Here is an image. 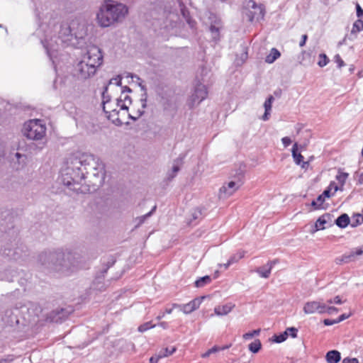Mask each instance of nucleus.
Returning a JSON list of instances; mask_svg holds the SVG:
<instances>
[{
	"label": "nucleus",
	"mask_w": 363,
	"mask_h": 363,
	"mask_svg": "<svg viewBox=\"0 0 363 363\" xmlns=\"http://www.w3.org/2000/svg\"><path fill=\"white\" fill-rule=\"evenodd\" d=\"M40 30L43 33L41 43L48 57L54 63L55 52L64 43L71 40L72 29L68 23L61 22L57 15L51 13L48 20L40 26Z\"/></svg>",
	"instance_id": "nucleus-1"
},
{
	"label": "nucleus",
	"mask_w": 363,
	"mask_h": 363,
	"mask_svg": "<svg viewBox=\"0 0 363 363\" xmlns=\"http://www.w3.org/2000/svg\"><path fill=\"white\" fill-rule=\"evenodd\" d=\"M77 250V246L70 245L55 252H44L39 255L38 261L45 268L69 276L82 267Z\"/></svg>",
	"instance_id": "nucleus-2"
},
{
	"label": "nucleus",
	"mask_w": 363,
	"mask_h": 363,
	"mask_svg": "<svg viewBox=\"0 0 363 363\" xmlns=\"http://www.w3.org/2000/svg\"><path fill=\"white\" fill-rule=\"evenodd\" d=\"M69 164L76 169H82L84 179L90 178L94 185H101L105 179V167L96 157L88 153H77L69 157Z\"/></svg>",
	"instance_id": "nucleus-3"
},
{
	"label": "nucleus",
	"mask_w": 363,
	"mask_h": 363,
	"mask_svg": "<svg viewBox=\"0 0 363 363\" xmlns=\"http://www.w3.org/2000/svg\"><path fill=\"white\" fill-rule=\"evenodd\" d=\"M128 12V9L125 5L111 0H106L96 13V21L101 27H108L122 21Z\"/></svg>",
	"instance_id": "nucleus-4"
},
{
	"label": "nucleus",
	"mask_w": 363,
	"mask_h": 363,
	"mask_svg": "<svg viewBox=\"0 0 363 363\" xmlns=\"http://www.w3.org/2000/svg\"><path fill=\"white\" fill-rule=\"evenodd\" d=\"M108 86L104 87L102 93L103 110L106 117L116 125H121L122 120L119 118L120 111L128 110L127 104H121V100L112 101L108 95Z\"/></svg>",
	"instance_id": "nucleus-5"
},
{
	"label": "nucleus",
	"mask_w": 363,
	"mask_h": 363,
	"mask_svg": "<svg viewBox=\"0 0 363 363\" xmlns=\"http://www.w3.org/2000/svg\"><path fill=\"white\" fill-rule=\"evenodd\" d=\"M84 179V174L82 169H76L74 164H69V159L65 168L62 170L60 181L69 189L74 191L79 190V185Z\"/></svg>",
	"instance_id": "nucleus-6"
},
{
	"label": "nucleus",
	"mask_w": 363,
	"mask_h": 363,
	"mask_svg": "<svg viewBox=\"0 0 363 363\" xmlns=\"http://www.w3.org/2000/svg\"><path fill=\"white\" fill-rule=\"evenodd\" d=\"M46 133V127L40 120L35 119L26 122L23 126V135L30 140L43 139Z\"/></svg>",
	"instance_id": "nucleus-7"
},
{
	"label": "nucleus",
	"mask_w": 363,
	"mask_h": 363,
	"mask_svg": "<svg viewBox=\"0 0 363 363\" xmlns=\"http://www.w3.org/2000/svg\"><path fill=\"white\" fill-rule=\"evenodd\" d=\"M81 59L89 65L95 67L99 70L104 62V55L101 50L96 46L88 47L86 52L82 56Z\"/></svg>",
	"instance_id": "nucleus-8"
},
{
	"label": "nucleus",
	"mask_w": 363,
	"mask_h": 363,
	"mask_svg": "<svg viewBox=\"0 0 363 363\" xmlns=\"http://www.w3.org/2000/svg\"><path fill=\"white\" fill-rule=\"evenodd\" d=\"M74 76L80 80H86L93 77L97 72L94 65H89L84 60H80L74 66Z\"/></svg>",
	"instance_id": "nucleus-9"
},
{
	"label": "nucleus",
	"mask_w": 363,
	"mask_h": 363,
	"mask_svg": "<svg viewBox=\"0 0 363 363\" xmlns=\"http://www.w3.org/2000/svg\"><path fill=\"white\" fill-rule=\"evenodd\" d=\"M208 96V91L206 86L203 84L199 83L194 88V93L191 94L189 99V106L194 107L196 104H199Z\"/></svg>",
	"instance_id": "nucleus-10"
},
{
	"label": "nucleus",
	"mask_w": 363,
	"mask_h": 363,
	"mask_svg": "<svg viewBox=\"0 0 363 363\" xmlns=\"http://www.w3.org/2000/svg\"><path fill=\"white\" fill-rule=\"evenodd\" d=\"M325 303L323 300L311 301L306 302L303 306L305 314L325 313Z\"/></svg>",
	"instance_id": "nucleus-11"
},
{
	"label": "nucleus",
	"mask_w": 363,
	"mask_h": 363,
	"mask_svg": "<svg viewBox=\"0 0 363 363\" xmlns=\"http://www.w3.org/2000/svg\"><path fill=\"white\" fill-rule=\"evenodd\" d=\"M242 185L240 181L234 182L231 181L223 185L220 189L219 197L225 199L232 196Z\"/></svg>",
	"instance_id": "nucleus-12"
},
{
	"label": "nucleus",
	"mask_w": 363,
	"mask_h": 363,
	"mask_svg": "<svg viewBox=\"0 0 363 363\" xmlns=\"http://www.w3.org/2000/svg\"><path fill=\"white\" fill-rule=\"evenodd\" d=\"M249 6H251L254 9V11H249L247 13L250 21H253L254 20L259 21L263 18L264 11L262 5H257L254 1L250 0Z\"/></svg>",
	"instance_id": "nucleus-13"
},
{
	"label": "nucleus",
	"mask_w": 363,
	"mask_h": 363,
	"mask_svg": "<svg viewBox=\"0 0 363 363\" xmlns=\"http://www.w3.org/2000/svg\"><path fill=\"white\" fill-rule=\"evenodd\" d=\"M211 24L210 26L209 30L212 35V38L217 41L220 38V30L223 27L222 21L219 18H217L216 16H213L211 17Z\"/></svg>",
	"instance_id": "nucleus-14"
},
{
	"label": "nucleus",
	"mask_w": 363,
	"mask_h": 363,
	"mask_svg": "<svg viewBox=\"0 0 363 363\" xmlns=\"http://www.w3.org/2000/svg\"><path fill=\"white\" fill-rule=\"evenodd\" d=\"M203 298V297L201 298H194L188 303L182 304V306H181V311L185 314L191 313L199 308Z\"/></svg>",
	"instance_id": "nucleus-15"
},
{
	"label": "nucleus",
	"mask_w": 363,
	"mask_h": 363,
	"mask_svg": "<svg viewBox=\"0 0 363 363\" xmlns=\"http://www.w3.org/2000/svg\"><path fill=\"white\" fill-rule=\"evenodd\" d=\"M331 216L329 213H325L318 218L315 223L314 231L323 230L326 228L325 225L328 224V226L331 225Z\"/></svg>",
	"instance_id": "nucleus-16"
},
{
	"label": "nucleus",
	"mask_w": 363,
	"mask_h": 363,
	"mask_svg": "<svg viewBox=\"0 0 363 363\" xmlns=\"http://www.w3.org/2000/svg\"><path fill=\"white\" fill-rule=\"evenodd\" d=\"M277 263L276 260L269 261L265 265L256 269V272L262 278H268L274 265Z\"/></svg>",
	"instance_id": "nucleus-17"
},
{
	"label": "nucleus",
	"mask_w": 363,
	"mask_h": 363,
	"mask_svg": "<svg viewBox=\"0 0 363 363\" xmlns=\"http://www.w3.org/2000/svg\"><path fill=\"white\" fill-rule=\"evenodd\" d=\"M292 156L296 164L301 165L302 168H306L308 166V162H303V157L300 152H298V145L295 143L292 147Z\"/></svg>",
	"instance_id": "nucleus-18"
},
{
	"label": "nucleus",
	"mask_w": 363,
	"mask_h": 363,
	"mask_svg": "<svg viewBox=\"0 0 363 363\" xmlns=\"http://www.w3.org/2000/svg\"><path fill=\"white\" fill-rule=\"evenodd\" d=\"M234 305L228 303L223 306H218L215 307L214 312L217 315H225L228 314L233 308Z\"/></svg>",
	"instance_id": "nucleus-19"
},
{
	"label": "nucleus",
	"mask_w": 363,
	"mask_h": 363,
	"mask_svg": "<svg viewBox=\"0 0 363 363\" xmlns=\"http://www.w3.org/2000/svg\"><path fill=\"white\" fill-rule=\"evenodd\" d=\"M325 358L328 363H338L341 359L340 353L337 350H331L327 352Z\"/></svg>",
	"instance_id": "nucleus-20"
},
{
	"label": "nucleus",
	"mask_w": 363,
	"mask_h": 363,
	"mask_svg": "<svg viewBox=\"0 0 363 363\" xmlns=\"http://www.w3.org/2000/svg\"><path fill=\"white\" fill-rule=\"evenodd\" d=\"M131 89L128 86H124L121 88V94L117 100H121V104H127V106L128 107V105L131 104V99L130 97L127 94L128 92H130Z\"/></svg>",
	"instance_id": "nucleus-21"
},
{
	"label": "nucleus",
	"mask_w": 363,
	"mask_h": 363,
	"mask_svg": "<svg viewBox=\"0 0 363 363\" xmlns=\"http://www.w3.org/2000/svg\"><path fill=\"white\" fill-rule=\"evenodd\" d=\"M274 97L272 96H269L268 99L264 101V113L262 116L263 121H267L269 119V116L270 115V111L272 109V102L274 101Z\"/></svg>",
	"instance_id": "nucleus-22"
},
{
	"label": "nucleus",
	"mask_w": 363,
	"mask_h": 363,
	"mask_svg": "<svg viewBox=\"0 0 363 363\" xmlns=\"http://www.w3.org/2000/svg\"><path fill=\"white\" fill-rule=\"evenodd\" d=\"M350 217L347 213L340 215L335 221V223L340 228H345L350 224Z\"/></svg>",
	"instance_id": "nucleus-23"
},
{
	"label": "nucleus",
	"mask_w": 363,
	"mask_h": 363,
	"mask_svg": "<svg viewBox=\"0 0 363 363\" xmlns=\"http://www.w3.org/2000/svg\"><path fill=\"white\" fill-rule=\"evenodd\" d=\"M345 254L347 257L349 263L356 261L359 257L363 255L362 250H361L360 247L354 248L350 252Z\"/></svg>",
	"instance_id": "nucleus-24"
},
{
	"label": "nucleus",
	"mask_w": 363,
	"mask_h": 363,
	"mask_svg": "<svg viewBox=\"0 0 363 363\" xmlns=\"http://www.w3.org/2000/svg\"><path fill=\"white\" fill-rule=\"evenodd\" d=\"M281 56L280 52L277 48H272L269 55L265 57V62L269 64L273 63Z\"/></svg>",
	"instance_id": "nucleus-25"
},
{
	"label": "nucleus",
	"mask_w": 363,
	"mask_h": 363,
	"mask_svg": "<svg viewBox=\"0 0 363 363\" xmlns=\"http://www.w3.org/2000/svg\"><path fill=\"white\" fill-rule=\"evenodd\" d=\"M177 348L175 347L162 348L158 352L159 357L164 358L172 355Z\"/></svg>",
	"instance_id": "nucleus-26"
},
{
	"label": "nucleus",
	"mask_w": 363,
	"mask_h": 363,
	"mask_svg": "<svg viewBox=\"0 0 363 363\" xmlns=\"http://www.w3.org/2000/svg\"><path fill=\"white\" fill-rule=\"evenodd\" d=\"M211 280L212 279L210 276H204L203 277L198 279L195 281V286L198 288L203 287L206 284H210Z\"/></svg>",
	"instance_id": "nucleus-27"
},
{
	"label": "nucleus",
	"mask_w": 363,
	"mask_h": 363,
	"mask_svg": "<svg viewBox=\"0 0 363 363\" xmlns=\"http://www.w3.org/2000/svg\"><path fill=\"white\" fill-rule=\"evenodd\" d=\"M229 345H226L224 347H218V346H214L212 348L209 349L208 351H206L205 353L201 354V357L206 358L209 357L211 354L216 353L217 352H219L220 350H224L225 349L229 348Z\"/></svg>",
	"instance_id": "nucleus-28"
},
{
	"label": "nucleus",
	"mask_w": 363,
	"mask_h": 363,
	"mask_svg": "<svg viewBox=\"0 0 363 363\" xmlns=\"http://www.w3.org/2000/svg\"><path fill=\"white\" fill-rule=\"evenodd\" d=\"M261 342L259 340H255L249 345V350L253 353H257L261 349Z\"/></svg>",
	"instance_id": "nucleus-29"
},
{
	"label": "nucleus",
	"mask_w": 363,
	"mask_h": 363,
	"mask_svg": "<svg viewBox=\"0 0 363 363\" xmlns=\"http://www.w3.org/2000/svg\"><path fill=\"white\" fill-rule=\"evenodd\" d=\"M140 101H141L142 109L138 110L137 116H131L130 114H129V117L130 118H132L133 121H136L138 118H139L143 114L144 109L146 108V98L141 99Z\"/></svg>",
	"instance_id": "nucleus-30"
},
{
	"label": "nucleus",
	"mask_w": 363,
	"mask_h": 363,
	"mask_svg": "<svg viewBox=\"0 0 363 363\" xmlns=\"http://www.w3.org/2000/svg\"><path fill=\"white\" fill-rule=\"evenodd\" d=\"M363 30V21L357 20L354 23L351 30L352 33H356Z\"/></svg>",
	"instance_id": "nucleus-31"
},
{
	"label": "nucleus",
	"mask_w": 363,
	"mask_h": 363,
	"mask_svg": "<svg viewBox=\"0 0 363 363\" xmlns=\"http://www.w3.org/2000/svg\"><path fill=\"white\" fill-rule=\"evenodd\" d=\"M289 336V333H287L286 330H285L284 333L277 335H275L274 336V341L277 343L283 342L286 340V338Z\"/></svg>",
	"instance_id": "nucleus-32"
},
{
	"label": "nucleus",
	"mask_w": 363,
	"mask_h": 363,
	"mask_svg": "<svg viewBox=\"0 0 363 363\" xmlns=\"http://www.w3.org/2000/svg\"><path fill=\"white\" fill-rule=\"evenodd\" d=\"M156 208H157V206H154L153 208H152V210L150 212H148L147 213L145 214L143 216L138 217L137 218V220H138V225H140L142 223H143L144 221L145 220V219L149 218L152 214V213L156 210Z\"/></svg>",
	"instance_id": "nucleus-33"
},
{
	"label": "nucleus",
	"mask_w": 363,
	"mask_h": 363,
	"mask_svg": "<svg viewBox=\"0 0 363 363\" xmlns=\"http://www.w3.org/2000/svg\"><path fill=\"white\" fill-rule=\"evenodd\" d=\"M155 326L156 325H152L150 321L146 322L138 327V331L143 333L150 328H155Z\"/></svg>",
	"instance_id": "nucleus-34"
},
{
	"label": "nucleus",
	"mask_w": 363,
	"mask_h": 363,
	"mask_svg": "<svg viewBox=\"0 0 363 363\" xmlns=\"http://www.w3.org/2000/svg\"><path fill=\"white\" fill-rule=\"evenodd\" d=\"M329 62V59L326 56L325 54H320L319 55V61L318 62V65L320 67H325Z\"/></svg>",
	"instance_id": "nucleus-35"
},
{
	"label": "nucleus",
	"mask_w": 363,
	"mask_h": 363,
	"mask_svg": "<svg viewBox=\"0 0 363 363\" xmlns=\"http://www.w3.org/2000/svg\"><path fill=\"white\" fill-rule=\"evenodd\" d=\"M182 159H177L174 162V164L172 166L173 174H172V175L170 176L172 178H173L175 176V174L179 172V165H180V164H182Z\"/></svg>",
	"instance_id": "nucleus-36"
},
{
	"label": "nucleus",
	"mask_w": 363,
	"mask_h": 363,
	"mask_svg": "<svg viewBox=\"0 0 363 363\" xmlns=\"http://www.w3.org/2000/svg\"><path fill=\"white\" fill-rule=\"evenodd\" d=\"M349 174L345 172H340L336 176V179L341 184V186H343L348 177Z\"/></svg>",
	"instance_id": "nucleus-37"
},
{
	"label": "nucleus",
	"mask_w": 363,
	"mask_h": 363,
	"mask_svg": "<svg viewBox=\"0 0 363 363\" xmlns=\"http://www.w3.org/2000/svg\"><path fill=\"white\" fill-rule=\"evenodd\" d=\"M362 222V214L361 213H357V214H355L353 217H352V223H351V226L354 228L356 226H357L358 225H359Z\"/></svg>",
	"instance_id": "nucleus-38"
},
{
	"label": "nucleus",
	"mask_w": 363,
	"mask_h": 363,
	"mask_svg": "<svg viewBox=\"0 0 363 363\" xmlns=\"http://www.w3.org/2000/svg\"><path fill=\"white\" fill-rule=\"evenodd\" d=\"M331 189H334L335 191H337V189H338V187H337V186L335 183H331L330 184L329 189L325 190L323 192V194H321L323 196V197H324L325 199V198H329L330 197V191Z\"/></svg>",
	"instance_id": "nucleus-39"
},
{
	"label": "nucleus",
	"mask_w": 363,
	"mask_h": 363,
	"mask_svg": "<svg viewBox=\"0 0 363 363\" xmlns=\"http://www.w3.org/2000/svg\"><path fill=\"white\" fill-rule=\"evenodd\" d=\"M121 77L120 75L116 76V77H113L109 80L108 84L106 86L108 88L109 86L114 84L116 86H121Z\"/></svg>",
	"instance_id": "nucleus-40"
},
{
	"label": "nucleus",
	"mask_w": 363,
	"mask_h": 363,
	"mask_svg": "<svg viewBox=\"0 0 363 363\" xmlns=\"http://www.w3.org/2000/svg\"><path fill=\"white\" fill-rule=\"evenodd\" d=\"M244 257V252H239L236 255H233L230 259V262L233 264L238 262L240 259Z\"/></svg>",
	"instance_id": "nucleus-41"
},
{
	"label": "nucleus",
	"mask_w": 363,
	"mask_h": 363,
	"mask_svg": "<svg viewBox=\"0 0 363 363\" xmlns=\"http://www.w3.org/2000/svg\"><path fill=\"white\" fill-rule=\"evenodd\" d=\"M335 262L337 264H338V265H341L342 264H347V263H349L346 254H344V255H342L340 257H336L335 259Z\"/></svg>",
	"instance_id": "nucleus-42"
},
{
	"label": "nucleus",
	"mask_w": 363,
	"mask_h": 363,
	"mask_svg": "<svg viewBox=\"0 0 363 363\" xmlns=\"http://www.w3.org/2000/svg\"><path fill=\"white\" fill-rule=\"evenodd\" d=\"M259 333H260L259 329L255 330L251 332L245 333L242 337L245 340H249V339L252 338L255 335H258L259 334Z\"/></svg>",
	"instance_id": "nucleus-43"
},
{
	"label": "nucleus",
	"mask_w": 363,
	"mask_h": 363,
	"mask_svg": "<svg viewBox=\"0 0 363 363\" xmlns=\"http://www.w3.org/2000/svg\"><path fill=\"white\" fill-rule=\"evenodd\" d=\"M338 311L339 310L336 307L328 306L325 303V313L333 314L337 313Z\"/></svg>",
	"instance_id": "nucleus-44"
},
{
	"label": "nucleus",
	"mask_w": 363,
	"mask_h": 363,
	"mask_svg": "<svg viewBox=\"0 0 363 363\" xmlns=\"http://www.w3.org/2000/svg\"><path fill=\"white\" fill-rule=\"evenodd\" d=\"M286 330L287 333H289V336H291L293 338H295L297 337V333H298L297 328H296L294 327H291V328H286Z\"/></svg>",
	"instance_id": "nucleus-45"
},
{
	"label": "nucleus",
	"mask_w": 363,
	"mask_h": 363,
	"mask_svg": "<svg viewBox=\"0 0 363 363\" xmlns=\"http://www.w3.org/2000/svg\"><path fill=\"white\" fill-rule=\"evenodd\" d=\"M342 301L339 296H336L334 298H330L327 301V303L328 304H341Z\"/></svg>",
	"instance_id": "nucleus-46"
},
{
	"label": "nucleus",
	"mask_w": 363,
	"mask_h": 363,
	"mask_svg": "<svg viewBox=\"0 0 363 363\" xmlns=\"http://www.w3.org/2000/svg\"><path fill=\"white\" fill-rule=\"evenodd\" d=\"M201 216V211L199 209H195L192 213V218L194 220L200 218Z\"/></svg>",
	"instance_id": "nucleus-47"
},
{
	"label": "nucleus",
	"mask_w": 363,
	"mask_h": 363,
	"mask_svg": "<svg viewBox=\"0 0 363 363\" xmlns=\"http://www.w3.org/2000/svg\"><path fill=\"white\" fill-rule=\"evenodd\" d=\"M335 62L337 63L338 65V67L340 68L343 66H345V62L344 61L342 60V58L340 57V56L339 55H336L335 56Z\"/></svg>",
	"instance_id": "nucleus-48"
},
{
	"label": "nucleus",
	"mask_w": 363,
	"mask_h": 363,
	"mask_svg": "<svg viewBox=\"0 0 363 363\" xmlns=\"http://www.w3.org/2000/svg\"><path fill=\"white\" fill-rule=\"evenodd\" d=\"M13 361V358L12 356H7L6 358H3L0 359V363H11Z\"/></svg>",
	"instance_id": "nucleus-49"
},
{
	"label": "nucleus",
	"mask_w": 363,
	"mask_h": 363,
	"mask_svg": "<svg viewBox=\"0 0 363 363\" xmlns=\"http://www.w3.org/2000/svg\"><path fill=\"white\" fill-rule=\"evenodd\" d=\"M282 143L285 147L291 143V140L289 137H284L281 139Z\"/></svg>",
	"instance_id": "nucleus-50"
},
{
	"label": "nucleus",
	"mask_w": 363,
	"mask_h": 363,
	"mask_svg": "<svg viewBox=\"0 0 363 363\" xmlns=\"http://www.w3.org/2000/svg\"><path fill=\"white\" fill-rule=\"evenodd\" d=\"M323 323H324L325 325H328L329 326V325H333L334 324L337 323V321L336 319L335 320L325 319L323 320Z\"/></svg>",
	"instance_id": "nucleus-51"
},
{
	"label": "nucleus",
	"mask_w": 363,
	"mask_h": 363,
	"mask_svg": "<svg viewBox=\"0 0 363 363\" xmlns=\"http://www.w3.org/2000/svg\"><path fill=\"white\" fill-rule=\"evenodd\" d=\"M351 315V313L350 314H342L341 315H340L338 317V318H337V323L345 320V319L348 318Z\"/></svg>",
	"instance_id": "nucleus-52"
},
{
	"label": "nucleus",
	"mask_w": 363,
	"mask_h": 363,
	"mask_svg": "<svg viewBox=\"0 0 363 363\" xmlns=\"http://www.w3.org/2000/svg\"><path fill=\"white\" fill-rule=\"evenodd\" d=\"M342 363H359V361L356 358H345L342 360Z\"/></svg>",
	"instance_id": "nucleus-53"
},
{
	"label": "nucleus",
	"mask_w": 363,
	"mask_h": 363,
	"mask_svg": "<svg viewBox=\"0 0 363 363\" xmlns=\"http://www.w3.org/2000/svg\"><path fill=\"white\" fill-rule=\"evenodd\" d=\"M162 359L161 357H159L158 353L155 355L152 356L150 359V363H157L159 359Z\"/></svg>",
	"instance_id": "nucleus-54"
},
{
	"label": "nucleus",
	"mask_w": 363,
	"mask_h": 363,
	"mask_svg": "<svg viewBox=\"0 0 363 363\" xmlns=\"http://www.w3.org/2000/svg\"><path fill=\"white\" fill-rule=\"evenodd\" d=\"M315 200L319 203V206L321 207L325 199L323 197V196L320 194L318 196V198Z\"/></svg>",
	"instance_id": "nucleus-55"
},
{
	"label": "nucleus",
	"mask_w": 363,
	"mask_h": 363,
	"mask_svg": "<svg viewBox=\"0 0 363 363\" xmlns=\"http://www.w3.org/2000/svg\"><path fill=\"white\" fill-rule=\"evenodd\" d=\"M307 38H308L307 35H302V39H301V40L299 43V46L300 47H303V46H304L306 45V42Z\"/></svg>",
	"instance_id": "nucleus-56"
},
{
	"label": "nucleus",
	"mask_w": 363,
	"mask_h": 363,
	"mask_svg": "<svg viewBox=\"0 0 363 363\" xmlns=\"http://www.w3.org/2000/svg\"><path fill=\"white\" fill-rule=\"evenodd\" d=\"M357 16L358 17L363 16V10L359 4H357Z\"/></svg>",
	"instance_id": "nucleus-57"
},
{
	"label": "nucleus",
	"mask_w": 363,
	"mask_h": 363,
	"mask_svg": "<svg viewBox=\"0 0 363 363\" xmlns=\"http://www.w3.org/2000/svg\"><path fill=\"white\" fill-rule=\"evenodd\" d=\"M158 325L162 328L163 329H167L169 328V324L167 322L162 321L158 323Z\"/></svg>",
	"instance_id": "nucleus-58"
},
{
	"label": "nucleus",
	"mask_w": 363,
	"mask_h": 363,
	"mask_svg": "<svg viewBox=\"0 0 363 363\" xmlns=\"http://www.w3.org/2000/svg\"><path fill=\"white\" fill-rule=\"evenodd\" d=\"M311 206L315 208V209H318L320 208V206H319V203L316 201V200H313L312 202H311Z\"/></svg>",
	"instance_id": "nucleus-59"
},
{
	"label": "nucleus",
	"mask_w": 363,
	"mask_h": 363,
	"mask_svg": "<svg viewBox=\"0 0 363 363\" xmlns=\"http://www.w3.org/2000/svg\"><path fill=\"white\" fill-rule=\"evenodd\" d=\"M186 21L187 23H189V25L190 26L191 28H194L195 24H196V22L190 18H187L186 19Z\"/></svg>",
	"instance_id": "nucleus-60"
},
{
	"label": "nucleus",
	"mask_w": 363,
	"mask_h": 363,
	"mask_svg": "<svg viewBox=\"0 0 363 363\" xmlns=\"http://www.w3.org/2000/svg\"><path fill=\"white\" fill-rule=\"evenodd\" d=\"M165 315V313L160 312V314L156 317V319L157 320H160L162 318H163Z\"/></svg>",
	"instance_id": "nucleus-61"
},
{
	"label": "nucleus",
	"mask_w": 363,
	"mask_h": 363,
	"mask_svg": "<svg viewBox=\"0 0 363 363\" xmlns=\"http://www.w3.org/2000/svg\"><path fill=\"white\" fill-rule=\"evenodd\" d=\"M16 157L18 159V160H20V159H21V158L26 159V156L25 155H21L18 152L16 153ZM18 162H20V161H18Z\"/></svg>",
	"instance_id": "nucleus-62"
},
{
	"label": "nucleus",
	"mask_w": 363,
	"mask_h": 363,
	"mask_svg": "<svg viewBox=\"0 0 363 363\" xmlns=\"http://www.w3.org/2000/svg\"><path fill=\"white\" fill-rule=\"evenodd\" d=\"M181 306H182V304L173 303L172 308V310L174 308H179L181 311Z\"/></svg>",
	"instance_id": "nucleus-63"
},
{
	"label": "nucleus",
	"mask_w": 363,
	"mask_h": 363,
	"mask_svg": "<svg viewBox=\"0 0 363 363\" xmlns=\"http://www.w3.org/2000/svg\"><path fill=\"white\" fill-rule=\"evenodd\" d=\"M358 184H363V173H361L359 176Z\"/></svg>",
	"instance_id": "nucleus-64"
}]
</instances>
